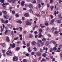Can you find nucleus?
<instances>
[{
	"label": "nucleus",
	"instance_id": "1",
	"mask_svg": "<svg viewBox=\"0 0 62 62\" xmlns=\"http://www.w3.org/2000/svg\"><path fill=\"white\" fill-rule=\"evenodd\" d=\"M6 54L8 55L11 56L12 55V53L11 50H9L6 52Z\"/></svg>",
	"mask_w": 62,
	"mask_h": 62
},
{
	"label": "nucleus",
	"instance_id": "2",
	"mask_svg": "<svg viewBox=\"0 0 62 62\" xmlns=\"http://www.w3.org/2000/svg\"><path fill=\"white\" fill-rule=\"evenodd\" d=\"M26 24L28 25H30L32 24V22L31 21H27L26 22Z\"/></svg>",
	"mask_w": 62,
	"mask_h": 62
},
{
	"label": "nucleus",
	"instance_id": "3",
	"mask_svg": "<svg viewBox=\"0 0 62 62\" xmlns=\"http://www.w3.org/2000/svg\"><path fill=\"white\" fill-rule=\"evenodd\" d=\"M18 60V58L16 56L14 57L13 59V61H17Z\"/></svg>",
	"mask_w": 62,
	"mask_h": 62
},
{
	"label": "nucleus",
	"instance_id": "4",
	"mask_svg": "<svg viewBox=\"0 0 62 62\" xmlns=\"http://www.w3.org/2000/svg\"><path fill=\"white\" fill-rule=\"evenodd\" d=\"M4 16L5 19H6V20L9 18V16L7 15H5Z\"/></svg>",
	"mask_w": 62,
	"mask_h": 62
},
{
	"label": "nucleus",
	"instance_id": "5",
	"mask_svg": "<svg viewBox=\"0 0 62 62\" xmlns=\"http://www.w3.org/2000/svg\"><path fill=\"white\" fill-rule=\"evenodd\" d=\"M36 55L37 56H40L41 55V53L39 52H37L36 53Z\"/></svg>",
	"mask_w": 62,
	"mask_h": 62
},
{
	"label": "nucleus",
	"instance_id": "6",
	"mask_svg": "<svg viewBox=\"0 0 62 62\" xmlns=\"http://www.w3.org/2000/svg\"><path fill=\"white\" fill-rule=\"evenodd\" d=\"M28 7L29 8H33V5L31 4H30L28 5Z\"/></svg>",
	"mask_w": 62,
	"mask_h": 62
},
{
	"label": "nucleus",
	"instance_id": "7",
	"mask_svg": "<svg viewBox=\"0 0 62 62\" xmlns=\"http://www.w3.org/2000/svg\"><path fill=\"white\" fill-rule=\"evenodd\" d=\"M29 16V14L28 13H26L24 14V16L26 17H27Z\"/></svg>",
	"mask_w": 62,
	"mask_h": 62
},
{
	"label": "nucleus",
	"instance_id": "8",
	"mask_svg": "<svg viewBox=\"0 0 62 62\" xmlns=\"http://www.w3.org/2000/svg\"><path fill=\"white\" fill-rule=\"evenodd\" d=\"M6 40L8 41V42H9L10 40L9 38V37H8V36H7L6 37Z\"/></svg>",
	"mask_w": 62,
	"mask_h": 62
},
{
	"label": "nucleus",
	"instance_id": "9",
	"mask_svg": "<svg viewBox=\"0 0 62 62\" xmlns=\"http://www.w3.org/2000/svg\"><path fill=\"white\" fill-rule=\"evenodd\" d=\"M51 30L52 31L53 33H54V30H56V28H54V27H52L51 29Z\"/></svg>",
	"mask_w": 62,
	"mask_h": 62
},
{
	"label": "nucleus",
	"instance_id": "10",
	"mask_svg": "<svg viewBox=\"0 0 62 62\" xmlns=\"http://www.w3.org/2000/svg\"><path fill=\"white\" fill-rule=\"evenodd\" d=\"M39 36V38H41L42 37V35H41V32H40L39 33L38 35Z\"/></svg>",
	"mask_w": 62,
	"mask_h": 62
},
{
	"label": "nucleus",
	"instance_id": "11",
	"mask_svg": "<svg viewBox=\"0 0 62 62\" xmlns=\"http://www.w3.org/2000/svg\"><path fill=\"white\" fill-rule=\"evenodd\" d=\"M43 50H46V51H48V48L46 47L45 46H44L43 48Z\"/></svg>",
	"mask_w": 62,
	"mask_h": 62
},
{
	"label": "nucleus",
	"instance_id": "12",
	"mask_svg": "<svg viewBox=\"0 0 62 62\" xmlns=\"http://www.w3.org/2000/svg\"><path fill=\"white\" fill-rule=\"evenodd\" d=\"M36 42L35 41H33L31 42V44L32 45H35L36 44Z\"/></svg>",
	"mask_w": 62,
	"mask_h": 62
},
{
	"label": "nucleus",
	"instance_id": "13",
	"mask_svg": "<svg viewBox=\"0 0 62 62\" xmlns=\"http://www.w3.org/2000/svg\"><path fill=\"white\" fill-rule=\"evenodd\" d=\"M54 19H52V20L50 21V24H53V23H54Z\"/></svg>",
	"mask_w": 62,
	"mask_h": 62
},
{
	"label": "nucleus",
	"instance_id": "14",
	"mask_svg": "<svg viewBox=\"0 0 62 62\" xmlns=\"http://www.w3.org/2000/svg\"><path fill=\"white\" fill-rule=\"evenodd\" d=\"M24 1H22L21 2V5L22 6H24Z\"/></svg>",
	"mask_w": 62,
	"mask_h": 62
},
{
	"label": "nucleus",
	"instance_id": "15",
	"mask_svg": "<svg viewBox=\"0 0 62 62\" xmlns=\"http://www.w3.org/2000/svg\"><path fill=\"white\" fill-rule=\"evenodd\" d=\"M49 42L48 41H47L45 43L46 45V46H48V45H49Z\"/></svg>",
	"mask_w": 62,
	"mask_h": 62
},
{
	"label": "nucleus",
	"instance_id": "16",
	"mask_svg": "<svg viewBox=\"0 0 62 62\" xmlns=\"http://www.w3.org/2000/svg\"><path fill=\"white\" fill-rule=\"evenodd\" d=\"M20 49V48L19 47H17L16 48V50L17 51H19Z\"/></svg>",
	"mask_w": 62,
	"mask_h": 62
},
{
	"label": "nucleus",
	"instance_id": "17",
	"mask_svg": "<svg viewBox=\"0 0 62 62\" xmlns=\"http://www.w3.org/2000/svg\"><path fill=\"white\" fill-rule=\"evenodd\" d=\"M43 25L42 24H40V26L41 28H43L44 27H45V26H42Z\"/></svg>",
	"mask_w": 62,
	"mask_h": 62
},
{
	"label": "nucleus",
	"instance_id": "18",
	"mask_svg": "<svg viewBox=\"0 0 62 62\" xmlns=\"http://www.w3.org/2000/svg\"><path fill=\"white\" fill-rule=\"evenodd\" d=\"M46 55H47L45 53H44V54H43L42 55L43 57H46Z\"/></svg>",
	"mask_w": 62,
	"mask_h": 62
},
{
	"label": "nucleus",
	"instance_id": "19",
	"mask_svg": "<svg viewBox=\"0 0 62 62\" xmlns=\"http://www.w3.org/2000/svg\"><path fill=\"white\" fill-rule=\"evenodd\" d=\"M42 12V16H43V14H44H44H45V11H43Z\"/></svg>",
	"mask_w": 62,
	"mask_h": 62
},
{
	"label": "nucleus",
	"instance_id": "20",
	"mask_svg": "<svg viewBox=\"0 0 62 62\" xmlns=\"http://www.w3.org/2000/svg\"><path fill=\"white\" fill-rule=\"evenodd\" d=\"M16 45H15V44L14 43H13L12 46V48H14V47H15Z\"/></svg>",
	"mask_w": 62,
	"mask_h": 62
},
{
	"label": "nucleus",
	"instance_id": "21",
	"mask_svg": "<svg viewBox=\"0 0 62 62\" xmlns=\"http://www.w3.org/2000/svg\"><path fill=\"white\" fill-rule=\"evenodd\" d=\"M1 22L3 23H5V20L2 19L1 20Z\"/></svg>",
	"mask_w": 62,
	"mask_h": 62
},
{
	"label": "nucleus",
	"instance_id": "22",
	"mask_svg": "<svg viewBox=\"0 0 62 62\" xmlns=\"http://www.w3.org/2000/svg\"><path fill=\"white\" fill-rule=\"evenodd\" d=\"M2 12L4 14H7V12L6 11H2Z\"/></svg>",
	"mask_w": 62,
	"mask_h": 62
},
{
	"label": "nucleus",
	"instance_id": "23",
	"mask_svg": "<svg viewBox=\"0 0 62 62\" xmlns=\"http://www.w3.org/2000/svg\"><path fill=\"white\" fill-rule=\"evenodd\" d=\"M42 41L44 42H46V39L45 38H43L42 39Z\"/></svg>",
	"mask_w": 62,
	"mask_h": 62
},
{
	"label": "nucleus",
	"instance_id": "24",
	"mask_svg": "<svg viewBox=\"0 0 62 62\" xmlns=\"http://www.w3.org/2000/svg\"><path fill=\"white\" fill-rule=\"evenodd\" d=\"M23 62H27V60L26 59H24L23 60Z\"/></svg>",
	"mask_w": 62,
	"mask_h": 62
},
{
	"label": "nucleus",
	"instance_id": "25",
	"mask_svg": "<svg viewBox=\"0 0 62 62\" xmlns=\"http://www.w3.org/2000/svg\"><path fill=\"white\" fill-rule=\"evenodd\" d=\"M16 0H12L11 2L13 3H15Z\"/></svg>",
	"mask_w": 62,
	"mask_h": 62
},
{
	"label": "nucleus",
	"instance_id": "26",
	"mask_svg": "<svg viewBox=\"0 0 62 62\" xmlns=\"http://www.w3.org/2000/svg\"><path fill=\"white\" fill-rule=\"evenodd\" d=\"M61 2H62V0H60V1L58 0L57 1V3H58L59 4L60 3H61Z\"/></svg>",
	"mask_w": 62,
	"mask_h": 62
},
{
	"label": "nucleus",
	"instance_id": "27",
	"mask_svg": "<svg viewBox=\"0 0 62 62\" xmlns=\"http://www.w3.org/2000/svg\"><path fill=\"white\" fill-rule=\"evenodd\" d=\"M16 22L17 23H22V21L20 20H18Z\"/></svg>",
	"mask_w": 62,
	"mask_h": 62
},
{
	"label": "nucleus",
	"instance_id": "28",
	"mask_svg": "<svg viewBox=\"0 0 62 62\" xmlns=\"http://www.w3.org/2000/svg\"><path fill=\"white\" fill-rule=\"evenodd\" d=\"M58 16H59V17L60 18V19H61V18L62 19V17L61 15H59Z\"/></svg>",
	"mask_w": 62,
	"mask_h": 62
},
{
	"label": "nucleus",
	"instance_id": "29",
	"mask_svg": "<svg viewBox=\"0 0 62 62\" xmlns=\"http://www.w3.org/2000/svg\"><path fill=\"white\" fill-rule=\"evenodd\" d=\"M1 46H2L3 47H4L5 46V43H3V44H1Z\"/></svg>",
	"mask_w": 62,
	"mask_h": 62
},
{
	"label": "nucleus",
	"instance_id": "30",
	"mask_svg": "<svg viewBox=\"0 0 62 62\" xmlns=\"http://www.w3.org/2000/svg\"><path fill=\"white\" fill-rule=\"evenodd\" d=\"M27 47H29V46H30V44H29V43H27Z\"/></svg>",
	"mask_w": 62,
	"mask_h": 62
},
{
	"label": "nucleus",
	"instance_id": "31",
	"mask_svg": "<svg viewBox=\"0 0 62 62\" xmlns=\"http://www.w3.org/2000/svg\"><path fill=\"white\" fill-rule=\"evenodd\" d=\"M43 61H46V59H43L41 60V62H43Z\"/></svg>",
	"mask_w": 62,
	"mask_h": 62
},
{
	"label": "nucleus",
	"instance_id": "32",
	"mask_svg": "<svg viewBox=\"0 0 62 62\" xmlns=\"http://www.w3.org/2000/svg\"><path fill=\"white\" fill-rule=\"evenodd\" d=\"M0 1L2 3H4V0H0Z\"/></svg>",
	"mask_w": 62,
	"mask_h": 62
},
{
	"label": "nucleus",
	"instance_id": "33",
	"mask_svg": "<svg viewBox=\"0 0 62 62\" xmlns=\"http://www.w3.org/2000/svg\"><path fill=\"white\" fill-rule=\"evenodd\" d=\"M57 49V48H56V47H55L53 48V51H56Z\"/></svg>",
	"mask_w": 62,
	"mask_h": 62
},
{
	"label": "nucleus",
	"instance_id": "34",
	"mask_svg": "<svg viewBox=\"0 0 62 62\" xmlns=\"http://www.w3.org/2000/svg\"><path fill=\"white\" fill-rule=\"evenodd\" d=\"M28 51L29 52H31V51H32V50H30V47H29L28 48Z\"/></svg>",
	"mask_w": 62,
	"mask_h": 62
},
{
	"label": "nucleus",
	"instance_id": "35",
	"mask_svg": "<svg viewBox=\"0 0 62 62\" xmlns=\"http://www.w3.org/2000/svg\"><path fill=\"white\" fill-rule=\"evenodd\" d=\"M32 9L30 10H29L30 12V13H33V11H32ZM31 11H32L31 12Z\"/></svg>",
	"mask_w": 62,
	"mask_h": 62
},
{
	"label": "nucleus",
	"instance_id": "36",
	"mask_svg": "<svg viewBox=\"0 0 62 62\" xmlns=\"http://www.w3.org/2000/svg\"><path fill=\"white\" fill-rule=\"evenodd\" d=\"M37 45L38 46V47H40V45L39 43H37Z\"/></svg>",
	"mask_w": 62,
	"mask_h": 62
},
{
	"label": "nucleus",
	"instance_id": "37",
	"mask_svg": "<svg viewBox=\"0 0 62 62\" xmlns=\"http://www.w3.org/2000/svg\"><path fill=\"white\" fill-rule=\"evenodd\" d=\"M57 22L58 23H61V21H60L59 20H58L57 21Z\"/></svg>",
	"mask_w": 62,
	"mask_h": 62
},
{
	"label": "nucleus",
	"instance_id": "38",
	"mask_svg": "<svg viewBox=\"0 0 62 62\" xmlns=\"http://www.w3.org/2000/svg\"><path fill=\"white\" fill-rule=\"evenodd\" d=\"M50 8H51V10L52 11L53 10V8H54V6H53L52 7H50Z\"/></svg>",
	"mask_w": 62,
	"mask_h": 62
},
{
	"label": "nucleus",
	"instance_id": "39",
	"mask_svg": "<svg viewBox=\"0 0 62 62\" xmlns=\"http://www.w3.org/2000/svg\"><path fill=\"white\" fill-rule=\"evenodd\" d=\"M45 25L46 26H48V23H45Z\"/></svg>",
	"mask_w": 62,
	"mask_h": 62
},
{
	"label": "nucleus",
	"instance_id": "40",
	"mask_svg": "<svg viewBox=\"0 0 62 62\" xmlns=\"http://www.w3.org/2000/svg\"><path fill=\"white\" fill-rule=\"evenodd\" d=\"M2 52L3 54L4 53H5V51H5V50L2 49Z\"/></svg>",
	"mask_w": 62,
	"mask_h": 62
},
{
	"label": "nucleus",
	"instance_id": "41",
	"mask_svg": "<svg viewBox=\"0 0 62 62\" xmlns=\"http://www.w3.org/2000/svg\"><path fill=\"white\" fill-rule=\"evenodd\" d=\"M41 44L42 46H43V45H44V43L43 42H42L41 43Z\"/></svg>",
	"mask_w": 62,
	"mask_h": 62
},
{
	"label": "nucleus",
	"instance_id": "42",
	"mask_svg": "<svg viewBox=\"0 0 62 62\" xmlns=\"http://www.w3.org/2000/svg\"><path fill=\"white\" fill-rule=\"evenodd\" d=\"M40 51L41 53H42V52H43V50H42V49L41 48L40 49Z\"/></svg>",
	"mask_w": 62,
	"mask_h": 62
},
{
	"label": "nucleus",
	"instance_id": "43",
	"mask_svg": "<svg viewBox=\"0 0 62 62\" xmlns=\"http://www.w3.org/2000/svg\"><path fill=\"white\" fill-rule=\"evenodd\" d=\"M8 31V30H7L5 32V34H7V32Z\"/></svg>",
	"mask_w": 62,
	"mask_h": 62
},
{
	"label": "nucleus",
	"instance_id": "44",
	"mask_svg": "<svg viewBox=\"0 0 62 62\" xmlns=\"http://www.w3.org/2000/svg\"><path fill=\"white\" fill-rule=\"evenodd\" d=\"M35 15L37 16V17H39V16H40V15L39 14H38V15L36 14Z\"/></svg>",
	"mask_w": 62,
	"mask_h": 62
},
{
	"label": "nucleus",
	"instance_id": "45",
	"mask_svg": "<svg viewBox=\"0 0 62 62\" xmlns=\"http://www.w3.org/2000/svg\"><path fill=\"white\" fill-rule=\"evenodd\" d=\"M52 42L54 44H56V42H55V41H53Z\"/></svg>",
	"mask_w": 62,
	"mask_h": 62
},
{
	"label": "nucleus",
	"instance_id": "46",
	"mask_svg": "<svg viewBox=\"0 0 62 62\" xmlns=\"http://www.w3.org/2000/svg\"><path fill=\"white\" fill-rule=\"evenodd\" d=\"M20 28V31H22V27H19Z\"/></svg>",
	"mask_w": 62,
	"mask_h": 62
},
{
	"label": "nucleus",
	"instance_id": "47",
	"mask_svg": "<svg viewBox=\"0 0 62 62\" xmlns=\"http://www.w3.org/2000/svg\"><path fill=\"white\" fill-rule=\"evenodd\" d=\"M53 0H50V3H53Z\"/></svg>",
	"mask_w": 62,
	"mask_h": 62
},
{
	"label": "nucleus",
	"instance_id": "48",
	"mask_svg": "<svg viewBox=\"0 0 62 62\" xmlns=\"http://www.w3.org/2000/svg\"><path fill=\"white\" fill-rule=\"evenodd\" d=\"M33 49L34 50V51H37V48L36 47H34L33 48Z\"/></svg>",
	"mask_w": 62,
	"mask_h": 62
},
{
	"label": "nucleus",
	"instance_id": "49",
	"mask_svg": "<svg viewBox=\"0 0 62 62\" xmlns=\"http://www.w3.org/2000/svg\"><path fill=\"white\" fill-rule=\"evenodd\" d=\"M29 54L28 53H27L26 54H25V55L26 56H29Z\"/></svg>",
	"mask_w": 62,
	"mask_h": 62
},
{
	"label": "nucleus",
	"instance_id": "50",
	"mask_svg": "<svg viewBox=\"0 0 62 62\" xmlns=\"http://www.w3.org/2000/svg\"><path fill=\"white\" fill-rule=\"evenodd\" d=\"M5 22L6 23H8V21L7 20L5 21Z\"/></svg>",
	"mask_w": 62,
	"mask_h": 62
},
{
	"label": "nucleus",
	"instance_id": "51",
	"mask_svg": "<svg viewBox=\"0 0 62 62\" xmlns=\"http://www.w3.org/2000/svg\"><path fill=\"white\" fill-rule=\"evenodd\" d=\"M50 53L53 52V49H51L50 50Z\"/></svg>",
	"mask_w": 62,
	"mask_h": 62
},
{
	"label": "nucleus",
	"instance_id": "52",
	"mask_svg": "<svg viewBox=\"0 0 62 62\" xmlns=\"http://www.w3.org/2000/svg\"><path fill=\"white\" fill-rule=\"evenodd\" d=\"M18 37H17L16 38H15L14 39V40H17V39H18Z\"/></svg>",
	"mask_w": 62,
	"mask_h": 62
},
{
	"label": "nucleus",
	"instance_id": "53",
	"mask_svg": "<svg viewBox=\"0 0 62 62\" xmlns=\"http://www.w3.org/2000/svg\"><path fill=\"white\" fill-rule=\"evenodd\" d=\"M25 6V7L26 8H27L28 7V4H24Z\"/></svg>",
	"mask_w": 62,
	"mask_h": 62
},
{
	"label": "nucleus",
	"instance_id": "54",
	"mask_svg": "<svg viewBox=\"0 0 62 62\" xmlns=\"http://www.w3.org/2000/svg\"><path fill=\"white\" fill-rule=\"evenodd\" d=\"M38 41L39 42H40V43H41V42H42L41 40H40L39 39L38 40Z\"/></svg>",
	"mask_w": 62,
	"mask_h": 62
},
{
	"label": "nucleus",
	"instance_id": "55",
	"mask_svg": "<svg viewBox=\"0 0 62 62\" xmlns=\"http://www.w3.org/2000/svg\"><path fill=\"white\" fill-rule=\"evenodd\" d=\"M13 14H15V11L13 10L12 11Z\"/></svg>",
	"mask_w": 62,
	"mask_h": 62
},
{
	"label": "nucleus",
	"instance_id": "56",
	"mask_svg": "<svg viewBox=\"0 0 62 62\" xmlns=\"http://www.w3.org/2000/svg\"><path fill=\"white\" fill-rule=\"evenodd\" d=\"M39 31L40 32H41L42 31V29H40L39 30Z\"/></svg>",
	"mask_w": 62,
	"mask_h": 62
},
{
	"label": "nucleus",
	"instance_id": "57",
	"mask_svg": "<svg viewBox=\"0 0 62 62\" xmlns=\"http://www.w3.org/2000/svg\"><path fill=\"white\" fill-rule=\"evenodd\" d=\"M21 43V42L20 41H18L17 43H16L19 44H20V43Z\"/></svg>",
	"mask_w": 62,
	"mask_h": 62
},
{
	"label": "nucleus",
	"instance_id": "58",
	"mask_svg": "<svg viewBox=\"0 0 62 62\" xmlns=\"http://www.w3.org/2000/svg\"><path fill=\"white\" fill-rule=\"evenodd\" d=\"M57 33H58V31H55L54 32V34L56 35V34H57Z\"/></svg>",
	"mask_w": 62,
	"mask_h": 62
},
{
	"label": "nucleus",
	"instance_id": "59",
	"mask_svg": "<svg viewBox=\"0 0 62 62\" xmlns=\"http://www.w3.org/2000/svg\"><path fill=\"white\" fill-rule=\"evenodd\" d=\"M38 35L36 34L35 35V38H38Z\"/></svg>",
	"mask_w": 62,
	"mask_h": 62
},
{
	"label": "nucleus",
	"instance_id": "60",
	"mask_svg": "<svg viewBox=\"0 0 62 62\" xmlns=\"http://www.w3.org/2000/svg\"><path fill=\"white\" fill-rule=\"evenodd\" d=\"M31 55H34L35 54V53L34 52H32L31 54Z\"/></svg>",
	"mask_w": 62,
	"mask_h": 62
},
{
	"label": "nucleus",
	"instance_id": "61",
	"mask_svg": "<svg viewBox=\"0 0 62 62\" xmlns=\"http://www.w3.org/2000/svg\"><path fill=\"white\" fill-rule=\"evenodd\" d=\"M41 7V5L40 4H39L38 6V8H40Z\"/></svg>",
	"mask_w": 62,
	"mask_h": 62
},
{
	"label": "nucleus",
	"instance_id": "62",
	"mask_svg": "<svg viewBox=\"0 0 62 62\" xmlns=\"http://www.w3.org/2000/svg\"><path fill=\"white\" fill-rule=\"evenodd\" d=\"M59 47L60 48H62V44H61L59 46Z\"/></svg>",
	"mask_w": 62,
	"mask_h": 62
},
{
	"label": "nucleus",
	"instance_id": "63",
	"mask_svg": "<svg viewBox=\"0 0 62 62\" xmlns=\"http://www.w3.org/2000/svg\"><path fill=\"white\" fill-rule=\"evenodd\" d=\"M60 52V50H57L56 51V52Z\"/></svg>",
	"mask_w": 62,
	"mask_h": 62
},
{
	"label": "nucleus",
	"instance_id": "64",
	"mask_svg": "<svg viewBox=\"0 0 62 62\" xmlns=\"http://www.w3.org/2000/svg\"><path fill=\"white\" fill-rule=\"evenodd\" d=\"M61 55V58H62V53H60Z\"/></svg>",
	"mask_w": 62,
	"mask_h": 62
}]
</instances>
